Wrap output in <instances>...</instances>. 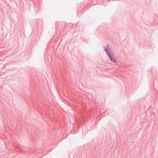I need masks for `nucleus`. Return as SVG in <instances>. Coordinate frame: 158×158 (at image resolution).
<instances>
[{
	"label": "nucleus",
	"instance_id": "1",
	"mask_svg": "<svg viewBox=\"0 0 158 158\" xmlns=\"http://www.w3.org/2000/svg\"><path fill=\"white\" fill-rule=\"evenodd\" d=\"M110 60L113 62L115 63L116 62V60L114 57V55L113 53H110V54L108 55Z\"/></svg>",
	"mask_w": 158,
	"mask_h": 158
},
{
	"label": "nucleus",
	"instance_id": "2",
	"mask_svg": "<svg viewBox=\"0 0 158 158\" xmlns=\"http://www.w3.org/2000/svg\"><path fill=\"white\" fill-rule=\"evenodd\" d=\"M104 50L105 51V52H106V53L107 55L110 53L109 52L108 50V49H109V45L108 44H106V47H105L104 46Z\"/></svg>",
	"mask_w": 158,
	"mask_h": 158
}]
</instances>
